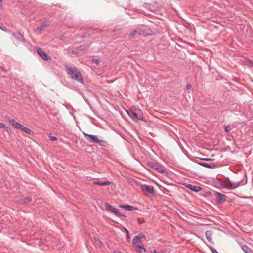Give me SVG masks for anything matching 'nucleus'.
I'll use <instances>...</instances> for the list:
<instances>
[{
	"instance_id": "obj_13",
	"label": "nucleus",
	"mask_w": 253,
	"mask_h": 253,
	"mask_svg": "<svg viewBox=\"0 0 253 253\" xmlns=\"http://www.w3.org/2000/svg\"><path fill=\"white\" fill-rule=\"evenodd\" d=\"M186 187L194 192H199L201 190V188L200 187L189 184L186 185Z\"/></svg>"
},
{
	"instance_id": "obj_27",
	"label": "nucleus",
	"mask_w": 253,
	"mask_h": 253,
	"mask_svg": "<svg viewBox=\"0 0 253 253\" xmlns=\"http://www.w3.org/2000/svg\"><path fill=\"white\" fill-rule=\"evenodd\" d=\"M210 249L212 253H219L213 247H211Z\"/></svg>"
},
{
	"instance_id": "obj_7",
	"label": "nucleus",
	"mask_w": 253,
	"mask_h": 253,
	"mask_svg": "<svg viewBox=\"0 0 253 253\" xmlns=\"http://www.w3.org/2000/svg\"><path fill=\"white\" fill-rule=\"evenodd\" d=\"M36 50L40 57L45 61H50L51 58L41 48L37 47Z\"/></svg>"
},
{
	"instance_id": "obj_40",
	"label": "nucleus",
	"mask_w": 253,
	"mask_h": 253,
	"mask_svg": "<svg viewBox=\"0 0 253 253\" xmlns=\"http://www.w3.org/2000/svg\"><path fill=\"white\" fill-rule=\"evenodd\" d=\"M114 253H120L118 251H114Z\"/></svg>"
},
{
	"instance_id": "obj_37",
	"label": "nucleus",
	"mask_w": 253,
	"mask_h": 253,
	"mask_svg": "<svg viewBox=\"0 0 253 253\" xmlns=\"http://www.w3.org/2000/svg\"><path fill=\"white\" fill-rule=\"evenodd\" d=\"M115 81V80H107L106 81V82L108 83H113L114 81Z\"/></svg>"
},
{
	"instance_id": "obj_16",
	"label": "nucleus",
	"mask_w": 253,
	"mask_h": 253,
	"mask_svg": "<svg viewBox=\"0 0 253 253\" xmlns=\"http://www.w3.org/2000/svg\"><path fill=\"white\" fill-rule=\"evenodd\" d=\"M198 164L199 165L202 166L203 167H205L206 168H211V169H214L216 167V165L215 164L210 165L208 163H204V162H199V163H198Z\"/></svg>"
},
{
	"instance_id": "obj_5",
	"label": "nucleus",
	"mask_w": 253,
	"mask_h": 253,
	"mask_svg": "<svg viewBox=\"0 0 253 253\" xmlns=\"http://www.w3.org/2000/svg\"><path fill=\"white\" fill-rule=\"evenodd\" d=\"M105 206L107 210L112 212L118 217H125V216L124 214H122L119 211V210L118 209H117L116 208H114L112 206L110 205L109 203L105 204Z\"/></svg>"
},
{
	"instance_id": "obj_41",
	"label": "nucleus",
	"mask_w": 253,
	"mask_h": 253,
	"mask_svg": "<svg viewBox=\"0 0 253 253\" xmlns=\"http://www.w3.org/2000/svg\"><path fill=\"white\" fill-rule=\"evenodd\" d=\"M0 28L1 29V27L0 26Z\"/></svg>"
},
{
	"instance_id": "obj_1",
	"label": "nucleus",
	"mask_w": 253,
	"mask_h": 253,
	"mask_svg": "<svg viewBox=\"0 0 253 253\" xmlns=\"http://www.w3.org/2000/svg\"><path fill=\"white\" fill-rule=\"evenodd\" d=\"M65 71L71 78L83 84L84 79L80 71L75 67L65 66Z\"/></svg>"
},
{
	"instance_id": "obj_11",
	"label": "nucleus",
	"mask_w": 253,
	"mask_h": 253,
	"mask_svg": "<svg viewBox=\"0 0 253 253\" xmlns=\"http://www.w3.org/2000/svg\"><path fill=\"white\" fill-rule=\"evenodd\" d=\"M144 33V31L141 29H138L136 30H134L132 32L130 33L129 34V36L130 38H133L135 35H141Z\"/></svg>"
},
{
	"instance_id": "obj_10",
	"label": "nucleus",
	"mask_w": 253,
	"mask_h": 253,
	"mask_svg": "<svg viewBox=\"0 0 253 253\" xmlns=\"http://www.w3.org/2000/svg\"><path fill=\"white\" fill-rule=\"evenodd\" d=\"M49 25L48 22H43L41 23L40 26L34 30L35 33H39L42 30L46 28Z\"/></svg>"
},
{
	"instance_id": "obj_33",
	"label": "nucleus",
	"mask_w": 253,
	"mask_h": 253,
	"mask_svg": "<svg viewBox=\"0 0 253 253\" xmlns=\"http://www.w3.org/2000/svg\"><path fill=\"white\" fill-rule=\"evenodd\" d=\"M5 126V125L2 123H0V128H3Z\"/></svg>"
},
{
	"instance_id": "obj_39",
	"label": "nucleus",
	"mask_w": 253,
	"mask_h": 253,
	"mask_svg": "<svg viewBox=\"0 0 253 253\" xmlns=\"http://www.w3.org/2000/svg\"><path fill=\"white\" fill-rule=\"evenodd\" d=\"M125 231H126V234H128L129 232L126 229H125Z\"/></svg>"
},
{
	"instance_id": "obj_19",
	"label": "nucleus",
	"mask_w": 253,
	"mask_h": 253,
	"mask_svg": "<svg viewBox=\"0 0 253 253\" xmlns=\"http://www.w3.org/2000/svg\"><path fill=\"white\" fill-rule=\"evenodd\" d=\"M155 170L157 171L158 172L161 173H163L165 171L164 167L162 165H160L159 164L157 165Z\"/></svg>"
},
{
	"instance_id": "obj_3",
	"label": "nucleus",
	"mask_w": 253,
	"mask_h": 253,
	"mask_svg": "<svg viewBox=\"0 0 253 253\" xmlns=\"http://www.w3.org/2000/svg\"><path fill=\"white\" fill-rule=\"evenodd\" d=\"M83 135L85 139L89 142L93 143H97L101 146L105 147L107 144L106 141L99 140L98 136L92 134H88L85 132H83Z\"/></svg>"
},
{
	"instance_id": "obj_9",
	"label": "nucleus",
	"mask_w": 253,
	"mask_h": 253,
	"mask_svg": "<svg viewBox=\"0 0 253 253\" xmlns=\"http://www.w3.org/2000/svg\"><path fill=\"white\" fill-rule=\"evenodd\" d=\"M215 195L216 198V202L218 203H223L226 201V196L224 194L216 192Z\"/></svg>"
},
{
	"instance_id": "obj_22",
	"label": "nucleus",
	"mask_w": 253,
	"mask_h": 253,
	"mask_svg": "<svg viewBox=\"0 0 253 253\" xmlns=\"http://www.w3.org/2000/svg\"><path fill=\"white\" fill-rule=\"evenodd\" d=\"M241 248L245 253H252L250 249L246 245H243Z\"/></svg>"
},
{
	"instance_id": "obj_31",
	"label": "nucleus",
	"mask_w": 253,
	"mask_h": 253,
	"mask_svg": "<svg viewBox=\"0 0 253 253\" xmlns=\"http://www.w3.org/2000/svg\"><path fill=\"white\" fill-rule=\"evenodd\" d=\"M92 61L93 62L95 63V64H98L99 63V61H98V59H93L92 60Z\"/></svg>"
},
{
	"instance_id": "obj_32",
	"label": "nucleus",
	"mask_w": 253,
	"mask_h": 253,
	"mask_svg": "<svg viewBox=\"0 0 253 253\" xmlns=\"http://www.w3.org/2000/svg\"><path fill=\"white\" fill-rule=\"evenodd\" d=\"M201 160H204V161H212V159L211 158H202V159H201Z\"/></svg>"
},
{
	"instance_id": "obj_29",
	"label": "nucleus",
	"mask_w": 253,
	"mask_h": 253,
	"mask_svg": "<svg viewBox=\"0 0 253 253\" xmlns=\"http://www.w3.org/2000/svg\"><path fill=\"white\" fill-rule=\"evenodd\" d=\"M49 139L52 141H54L57 140V138L55 136H49Z\"/></svg>"
},
{
	"instance_id": "obj_6",
	"label": "nucleus",
	"mask_w": 253,
	"mask_h": 253,
	"mask_svg": "<svg viewBox=\"0 0 253 253\" xmlns=\"http://www.w3.org/2000/svg\"><path fill=\"white\" fill-rule=\"evenodd\" d=\"M240 185V182H233L228 180L226 184L223 185V187L229 190H233L238 188Z\"/></svg>"
},
{
	"instance_id": "obj_24",
	"label": "nucleus",
	"mask_w": 253,
	"mask_h": 253,
	"mask_svg": "<svg viewBox=\"0 0 253 253\" xmlns=\"http://www.w3.org/2000/svg\"><path fill=\"white\" fill-rule=\"evenodd\" d=\"M22 126V124L19 123L18 122H16L15 123V124H14V125L13 126L15 128H17V129H20L21 126Z\"/></svg>"
},
{
	"instance_id": "obj_2",
	"label": "nucleus",
	"mask_w": 253,
	"mask_h": 253,
	"mask_svg": "<svg viewBox=\"0 0 253 253\" xmlns=\"http://www.w3.org/2000/svg\"><path fill=\"white\" fill-rule=\"evenodd\" d=\"M126 112L129 116L136 122L143 119V113L140 109L132 107L128 110H126Z\"/></svg>"
},
{
	"instance_id": "obj_35",
	"label": "nucleus",
	"mask_w": 253,
	"mask_h": 253,
	"mask_svg": "<svg viewBox=\"0 0 253 253\" xmlns=\"http://www.w3.org/2000/svg\"><path fill=\"white\" fill-rule=\"evenodd\" d=\"M126 238H127V240L129 242L130 240V237L129 236V233H128V234H126Z\"/></svg>"
},
{
	"instance_id": "obj_18",
	"label": "nucleus",
	"mask_w": 253,
	"mask_h": 253,
	"mask_svg": "<svg viewBox=\"0 0 253 253\" xmlns=\"http://www.w3.org/2000/svg\"><path fill=\"white\" fill-rule=\"evenodd\" d=\"M135 250L139 253H146V250L143 245L135 248Z\"/></svg>"
},
{
	"instance_id": "obj_12",
	"label": "nucleus",
	"mask_w": 253,
	"mask_h": 253,
	"mask_svg": "<svg viewBox=\"0 0 253 253\" xmlns=\"http://www.w3.org/2000/svg\"><path fill=\"white\" fill-rule=\"evenodd\" d=\"M12 36L16 38L17 40L24 42H25V39L24 38L23 35L21 34L20 33L17 32V33H13L12 34Z\"/></svg>"
},
{
	"instance_id": "obj_15",
	"label": "nucleus",
	"mask_w": 253,
	"mask_h": 253,
	"mask_svg": "<svg viewBox=\"0 0 253 253\" xmlns=\"http://www.w3.org/2000/svg\"><path fill=\"white\" fill-rule=\"evenodd\" d=\"M119 207L122 208L128 211H131L137 209L136 208L128 205H119Z\"/></svg>"
},
{
	"instance_id": "obj_26",
	"label": "nucleus",
	"mask_w": 253,
	"mask_h": 253,
	"mask_svg": "<svg viewBox=\"0 0 253 253\" xmlns=\"http://www.w3.org/2000/svg\"><path fill=\"white\" fill-rule=\"evenodd\" d=\"M31 200H32L31 198H25V199L21 200V203L22 204H24V203H28V202L31 201Z\"/></svg>"
},
{
	"instance_id": "obj_34",
	"label": "nucleus",
	"mask_w": 253,
	"mask_h": 253,
	"mask_svg": "<svg viewBox=\"0 0 253 253\" xmlns=\"http://www.w3.org/2000/svg\"><path fill=\"white\" fill-rule=\"evenodd\" d=\"M192 88V86L190 84H188L187 85V89H191V88Z\"/></svg>"
},
{
	"instance_id": "obj_14",
	"label": "nucleus",
	"mask_w": 253,
	"mask_h": 253,
	"mask_svg": "<svg viewBox=\"0 0 253 253\" xmlns=\"http://www.w3.org/2000/svg\"><path fill=\"white\" fill-rule=\"evenodd\" d=\"M20 130L23 132H25L26 133H27L28 134H29L31 135H33L34 133L32 130H31L30 129L28 128V127H25L23 125L21 126Z\"/></svg>"
},
{
	"instance_id": "obj_42",
	"label": "nucleus",
	"mask_w": 253,
	"mask_h": 253,
	"mask_svg": "<svg viewBox=\"0 0 253 253\" xmlns=\"http://www.w3.org/2000/svg\"><path fill=\"white\" fill-rule=\"evenodd\" d=\"M253 65V62H252Z\"/></svg>"
},
{
	"instance_id": "obj_20",
	"label": "nucleus",
	"mask_w": 253,
	"mask_h": 253,
	"mask_svg": "<svg viewBox=\"0 0 253 253\" xmlns=\"http://www.w3.org/2000/svg\"><path fill=\"white\" fill-rule=\"evenodd\" d=\"M158 164H156L154 162H149L147 163V166L149 167V168L152 169L154 170L156 169V168Z\"/></svg>"
},
{
	"instance_id": "obj_25",
	"label": "nucleus",
	"mask_w": 253,
	"mask_h": 253,
	"mask_svg": "<svg viewBox=\"0 0 253 253\" xmlns=\"http://www.w3.org/2000/svg\"><path fill=\"white\" fill-rule=\"evenodd\" d=\"M7 120L9 123L11 125L13 126L15 123L16 122L14 119L11 118H8Z\"/></svg>"
},
{
	"instance_id": "obj_23",
	"label": "nucleus",
	"mask_w": 253,
	"mask_h": 253,
	"mask_svg": "<svg viewBox=\"0 0 253 253\" xmlns=\"http://www.w3.org/2000/svg\"><path fill=\"white\" fill-rule=\"evenodd\" d=\"M95 242L97 245H98L99 247H102L104 246L103 243L98 239H95Z\"/></svg>"
},
{
	"instance_id": "obj_38",
	"label": "nucleus",
	"mask_w": 253,
	"mask_h": 253,
	"mask_svg": "<svg viewBox=\"0 0 253 253\" xmlns=\"http://www.w3.org/2000/svg\"><path fill=\"white\" fill-rule=\"evenodd\" d=\"M3 5L2 0H0V6H2Z\"/></svg>"
},
{
	"instance_id": "obj_17",
	"label": "nucleus",
	"mask_w": 253,
	"mask_h": 253,
	"mask_svg": "<svg viewBox=\"0 0 253 253\" xmlns=\"http://www.w3.org/2000/svg\"><path fill=\"white\" fill-rule=\"evenodd\" d=\"M93 184L94 185H99V186H107V185H110L111 184V182L110 181H104V182H99V181H94Z\"/></svg>"
},
{
	"instance_id": "obj_8",
	"label": "nucleus",
	"mask_w": 253,
	"mask_h": 253,
	"mask_svg": "<svg viewBox=\"0 0 253 253\" xmlns=\"http://www.w3.org/2000/svg\"><path fill=\"white\" fill-rule=\"evenodd\" d=\"M140 188L141 190L146 194H153L154 192V188L152 186L144 184L141 185Z\"/></svg>"
},
{
	"instance_id": "obj_4",
	"label": "nucleus",
	"mask_w": 253,
	"mask_h": 253,
	"mask_svg": "<svg viewBox=\"0 0 253 253\" xmlns=\"http://www.w3.org/2000/svg\"><path fill=\"white\" fill-rule=\"evenodd\" d=\"M141 238H145V236L143 234H139L133 238L132 243L135 248L143 245Z\"/></svg>"
},
{
	"instance_id": "obj_28",
	"label": "nucleus",
	"mask_w": 253,
	"mask_h": 253,
	"mask_svg": "<svg viewBox=\"0 0 253 253\" xmlns=\"http://www.w3.org/2000/svg\"><path fill=\"white\" fill-rule=\"evenodd\" d=\"M79 49L80 50H84V49H87L88 48V47H86V46L85 45H81L79 47Z\"/></svg>"
},
{
	"instance_id": "obj_36",
	"label": "nucleus",
	"mask_w": 253,
	"mask_h": 253,
	"mask_svg": "<svg viewBox=\"0 0 253 253\" xmlns=\"http://www.w3.org/2000/svg\"><path fill=\"white\" fill-rule=\"evenodd\" d=\"M4 129L7 131V132H9V128L8 127V126H5L4 127Z\"/></svg>"
},
{
	"instance_id": "obj_21",
	"label": "nucleus",
	"mask_w": 253,
	"mask_h": 253,
	"mask_svg": "<svg viewBox=\"0 0 253 253\" xmlns=\"http://www.w3.org/2000/svg\"><path fill=\"white\" fill-rule=\"evenodd\" d=\"M211 235L212 234L211 231H207L205 233L206 238L210 242L212 241V238L211 237Z\"/></svg>"
},
{
	"instance_id": "obj_30",
	"label": "nucleus",
	"mask_w": 253,
	"mask_h": 253,
	"mask_svg": "<svg viewBox=\"0 0 253 253\" xmlns=\"http://www.w3.org/2000/svg\"><path fill=\"white\" fill-rule=\"evenodd\" d=\"M231 130V128L229 126H227L225 127V131L227 132Z\"/></svg>"
}]
</instances>
